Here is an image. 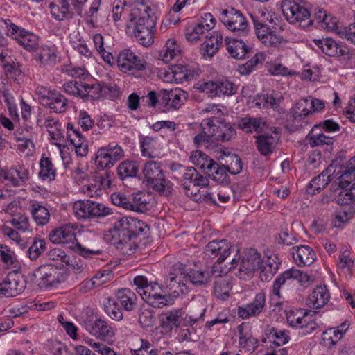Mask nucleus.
Listing matches in <instances>:
<instances>
[{"label": "nucleus", "instance_id": "obj_1", "mask_svg": "<svg viewBox=\"0 0 355 355\" xmlns=\"http://www.w3.org/2000/svg\"><path fill=\"white\" fill-rule=\"evenodd\" d=\"M127 9L126 33L135 37L140 44L151 46L154 42L155 21L153 17L157 11V6L148 1L135 0Z\"/></svg>", "mask_w": 355, "mask_h": 355}, {"label": "nucleus", "instance_id": "obj_2", "mask_svg": "<svg viewBox=\"0 0 355 355\" xmlns=\"http://www.w3.org/2000/svg\"><path fill=\"white\" fill-rule=\"evenodd\" d=\"M280 260L276 254L268 252L261 257L254 249L246 252L242 257L236 254L231 261L230 269L237 268L236 276L241 279H250L256 271L262 281L270 280L277 272Z\"/></svg>", "mask_w": 355, "mask_h": 355}, {"label": "nucleus", "instance_id": "obj_3", "mask_svg": "<svg viewBox=\"0 0 355 355\" xmlns=\"http://www.w3.org/2000/svg\"><path fill=\"white\" fill-rule=\"evenodd\" d=\"M137 293L148 304L153 307L161 308L171 303L172 299L156 282L148 283L144 276L134 278Z\"/></svg>", "mask_w": 355, "mask_h": 355}, {"label": "nucleus", "instance_id": "obj_4", "mask_svg": "<svg viewBox=\"0 0 355 355\" xmlns=\"http://www.w3.org/2000/svg\"><path fill=\"white\" fill-rule=\"evenodd\" d=\"M78 226L76 224L69 223L53 230L49 234V239L53 243L69 244L77 252L84 257H90L100 254L99 250H93L83 247L76 243V233Z\"/></svg>", "mask_w": 355, "mask_h": 355}, {"label": "nucleus", "instance_id": "obj_5", "mask_svg": "<svg viewBox=\"0 0 355 355\" xmlns=\"http://www.w3.org/2000/svg\"><path fill=\"white\" fill-rule=\"evenodd\" d=\"M0 26L5 34L28 51H34L39 44L38 37L13 23L10 19H1Z\"/></svg>", "mask_w": 355, "mask_h": 355}, {"label": "nucleus", "instance_id": "obj_6", "mask_svg": "<svg viewBox=\"0 0 355 355\" xmlns=\"http://www.w3.org/2000/svg\"><path fill=\"white\" fill-rule=\"evenodd\" d=\"M337 183L343 189L336 198L338 204L346 205L355 202V156L349 161L347 168L338 177Z\"/></svg>", "mask_w": 355, "mask_h": 355}, {"label": "nucleus", "instance_id": "obj_7", "mask_svg": "<svg viewBox=\"0 0 355 355\" xmlns=\"http://www.w3.org/2000/svg\"><path fill=\"white\" fill-rule=\"evenodd\" d=\"M197 75L198 71L194 67L182 64L160 69L157 72L158 78L164 82L176 84L189 81Z\"/></svg>", "mask_w": 355, "mask_h": 355}, {"label": "nucleus", "instance_id": "obj_8", "mask_svg": "<svg viewBox=\"0 0 355 355\" xmlns=\"http://www.w3.org/2000/svg\"><path fill=\"white\" fill-rule=\"evenodd\" d=\"M258 15L256 14L251 15L257 38L267 46H283L286 43V40L284 37L273 26H270L267 24H263L262 23L263 20L260 21L258 19Z\"/></svg>", "mask_w": 355, "mask_h": 355}, {"label": "nucleus", "instance_id": "obj_9", "mask_svg": "<svg viewBox=\"0 0 355 355\" xmlns=\"http://www.w3.org/2000/svg\"><path fill=\"white\" fill-rule=\"evenodd\" d=\"M208 275L207 273L199 270H191L189 274L180 272L179 275H174L171 273L168 286L174 289L175 295L187 292L189 283L193 284H202L207 282Z\"/></svg>", "mask_w": 355, "mask_h": 355}, {"label": "nucleus", "instance_id": "obj_10", "mask_svg": "<svg viewBox=\"0 0 355 355\" xmlns=\"http://www.w3.org/2000/svg\"><path fill=\"white\" fill-rule=\"evenodd\" d=\"M33 276L38 286L43 289L54 286L66 279V274L51 264L40 266L33 272Z\"/></svg>", "mask_w": 355, "mask_h": 355}, {"label": "nucleus", "instance_id": "obj_11", "mask_svg": "<svg viewBox=\"0 0 355 355\" xmlns=\"http://www.w3.org/2000/svg\"><path fill=\"white\" fill-rule=\"evenodd\" d=\"M73 211L78 218L104 217L112 214V209L105 205L89 200H80L73 205Z\"/></svg>", "mask_w": 355, "mask_h": 355}, {"label": "nucleus", "instance_id": "obj_12", "mask_svg": "<svg viewBox=\"0 0 355 355\" xmlns=\"http://www.w3.org/2000/svg\"><path fill=\"white\" fill-rule=\"evenodd\" d=\"M143 173L148 184L156 191L165 194L170 192L171 186L164 178L160 162H148L144 165Z\"/></svg>", "mask_w": 355, "mask_h": 355}, {"label": "nucleus", "instance_id": "obj_13", "mask_svg": "<svg viewBox=\"0 0 355 355\" xmlns=\"http://www.w3.org/2000/svg\"><path fill=\"white\" fill-rule=\"evenodd\" d=\"M194 87L211 97L232 96L238 89L237 85L227 79L218 81H199L195 84Z\"/></svg>", "mask_w": 355, "mask_h": 355}, {"label": "nucleus", "instance_id": "obj_14", "mask_svg": "<svg viewBox=\"0 0 355 355\" xmlns=\"http://www.w3.org/2000/svg\"><path fill=\"white\" fill-rule=\"evenodd\" d=\"M286 318L290 327L302 329L303 334H309L317 327L312 316L304 309H291L286 311Z\"/></svg>", "mask_w": 355, "mask_h": 355}, {"label": "nucleus", "instance_id": "obj_15", "mask_svg": "<svg viewBox=\"0 0 355 355\" xmlns=\"http://www.w3.org/2000/svg\"><path fill=\"white\" fill-rule=\"evenodd\" d=\"M280 7L284 17L290 23H309L310 12L300 0H282Z\"/></svg>", "mask_w": 355, "mask_h": 355}, {"label": "nucleus", "instance_id": "obj_16", "mask_svg": "<svg viewBox=\"0 0 355 355\" xmlns=\"http://www.w3.org/2000/svg\"><path fill=\"white\" fill-rule=\"evenodd\" d=\"M36 93L40 103L55 113H62L67 110V99L59 92L47 87L38 86Z\"/></svg>", "mask_w": 355, "mask_h": 355}, {"label": "nucleus", "instance_id": "obj_17", "mask_svg": "<svg viewBox=\"0 0 355 355\" xmlns=\"http://www.w3.org/2000/svg\"><path fill=\"white\" fill-rule=\"evenodd\" d=\"M200 125L207 135L214 136L216 140L228 141L235 135L233 127L223 121L205 119L202 121Z\"/></svg>", "mask_w": 355, "mask_h": 355}, {"label": "nucleus", "instance_id": "obj_18", "mask_svg": "<svg viewBox=\"0 0 355 355\" xmlns=\"http://www.w3.org/2000/svg\"><path fill=\"white\" fill-rule=\"evenodd\" d=\"M293 280L297 281L301 285L306 286L312 281L311 277L305 272L295 268L286 270L279 275L275 280L272 286L271 297L274 299L280 298V288L286 283H290Z\"/></svg>", "mask_w": 355, "mask_h": 355}, {"label": "nucleus", "instance_id": "obj_19", "mask_svg": "<svg viewBox=\"0 0 355 355\" xmlns=\"http://www.w3.org/2000/svg\"><path fill=\"white\" fill-rule=\"evenodd\" d=\"M123 155L122 148L118 145H108L100 148L96 153L94 163L98 169L110 168Z\"/></svg>", "mask_w": 355, "mask_h": 355}, {"label": "nucleus", "instance_id": "obj_20", "mask_svg": "<svg viewBox=\"0 0 355 355\" xmlns=\"http://www.w3.org/2000/svg\"><path fill=\"white\" fill-rule=\"evenodd\" d=\"M219 18L221 22L232 32L245 33L249 30V24L245 17L234 8L223 10Z\"/></svg>", "mask_w": 355, "mask_h": 355}, {"label": "nucleus", "instance_id": "obj_21", "mask_svg": "<svg viewBox=\"0 0 355 355\" xmlns=\"http://www.w3.org/2000/svg\"><path fill=\"white\" fill-rule=\"evenodd\" d=\"M117 66L122 72L134 74L135 72L144 71L146 62L131 50L125 49L119 53Z\"/></svg>", "mask_w": 355, "mask_h": 355}, {"label": "nucleus", "instance_id": "obj_22", "mask_svg": "<svg viewBox=\"0 0 355 355\" xmlns=\"http://www.w3.org/2000/svg\"><path fill=\"white\" fill-rule=\"evenodd\" d=\"M212 275L215 277L214 293L217 298L225 300L229 296L232 288V278L218 263L214 264Z\"/></svg>", "mask_w": 355, "mask_h": 355}, {"label": "nucleus", "instance_id": "obj_23", "mask_svg": "<svg viewBox=\"0 0 355 355\" xmlns=\"http://www.w3.org/2000/svg\"><path fill=\"white\" fill-rule=\"evenodd\" d=\"M188 95L180 88L173 89H161L159 92V103L166 107L164 112L179 109L187 101Z\"/></svg>", "mask_w": 355, "mask_h": 355}, {"label": "nucleus", "instance_id": "obj_24", "mask_svg": "<svg viewBox=\"0 0 355 355\" xmlns=\"http://www.w3.org/2000/svg\"><path fill=\"white\" fill-rule=\"evenodd\" d=\"M266 304V293L263 291L257 293L252 302L238 306V316L247 320L259 315L263 311Z\"/></svg>", "mask_w": 355, "mask_h": 355}, {"label": "nucleus", "instance_id": "obj_25", "mask_svg": "<svg viewBox=\"0 0 355 355\" xmlns=\"http://www.w3.org/2000/svg\"><path fill=\"white\" fill-rule=\"evenodd\" d=\"M24 288L25 282L23 277L17 273L11 272L0 282V295L14 297L21 293Z\"/></svg>", "mask_w": 355, "mask_h": 355}, {"label": "nucleus", "instance_id": "obj_26", "mask_svg": "<svg viewBox=\"0 0 355 355\" xmlns=\"http://www.w3.org/2000/svg\"><path fill=\"white\" fill-rule=\"evenodd\" d=\"M67 138L78 157H85L88 153V145L85 137L72 123L67 126Z\"/></svg>", "mask_w": 355, "mask_h": 355}, {"label": "nucleus", "instance_id": "obj_27", "mask_svg": "<svg viewBox=\"0 0 355 355\" xmlns=\"http://www.w3.org/2000/svg\"><path fill=\"white\" fill-rule=\"evenodd\" d=\"M86 330L93 336L109 341L114 338L116 329L105 320L96 319L89 325L86 327Z\"/></svg>", "mask_w": 355, "mask_h": 355}, {"label": "nucleus", "instance_id": "obj_28", "mask_svg": "<svg viewBox=\"0 0 355 355\" xmlns=\"http://www.w3.org/2000/svg\"><path fill=\"white\" fill-rule=\"evenodd\" d=\"M183 314L182 309H172L162 312L159 317L161 332L167 334L180 327Z\"/></svg>", "mask_w": 355, "mask_h": 355}, {"label": "nucleus", "instance_id": "obj_29", "mask_svg": "<svg viewBox=\"0 0 355 355\" xmlns=\"http://www.w3.org/2000/svg\"><path fill=\"white\" fill-rule=\"evenodd\" d=\"M231 243L226 239L220 241H211L206 246V254L211 257H218V260L214 264L218 263L221 266L223 261L231 254Z\"/></svg>", "mask_w": 355, "mask_h": 355}, {"label": "nucleus", "instance_id": "obj_30", "mask_svg": "<svg viewBox=\"0 0 355 355\" xmlns=\"http://www.w3.org/2000/svg\"><path fill=\"white\" fill-rule=\"evenodd\" d=\"M33 133L31 127L19 128L15 133L17 150L25 156L31 155L35 150L33 141Z\"/></svg>", "mask_w": 355, "mask_h": 355}, {"label": "nucleus", "instance_id": "obj_31", "mask_svg": "<svg viewBox=\"0 0 355 355\" xmlns=\"http://www.w3.org/2000/svg\"><path fill=\"white\" fill-rule=\"evenodd\" d=\"M111 225L105 234L107 240L120 241L128 237V216H114L112 218Z\"/></svg>", "mask_w": 355, "mask_h": 355}, {"label": "nucleus", "instance_id": "obj_32", "mask_svg": "<svg viewBox=\"0 0 355 355\" xmlns=\"http://www.w3.org/2000/svg\"><path fill=\"white\" fill-rule=\"evenodd\" d=\"M238 343L241 348L248 352H253L258 347V340L252 335L248 323L243 322L237 327Z\"/></svg>", "mask_w": 355, "mask_h": 355}, {"label": "nucleus", "instance_id": "obj_33", "mask_svg": "<svg viewBox=\"0 0 355 355\" xmlns=\"http://www.w3.org/2000/svg\"><path fill=\"white\" fill-rule=\"evenodd\" d=\"M313 42L321 51L329 56H340L348 53L347 47L340 45L334 39L326 37L322 39H314Z\"/></svg>", "mask_w": 355, "mask_h": 355}, {"label": "nucleus", "instance_id": "obj_34", "mask_svg": "<svg viewBox=\"0 0 355 355\" xmlns=\"http://www.w3.org/2000/svg\"><path fill=\"white\" fill-rule=\"evenodd\" d=\"M182 57L180 45L174 39H168L162 49L158 52L157 59L164 64L173 60H179Z\"/></svg>", "mask_w": 355, "mask_h": 355}, {"label": "nucleus", "instance_id": "obj_35", "mask_svg": "<svg viewBox=\"0 0 355 355\" xmlns=\"http://www.w3.org/2000/svg\"><path fill=\"white\" fill-rule=\"evenodd\" d=\"M334 171V167L329 166L317 177L311 179L306 187V192L311 195H315L319 193L332 180V173Z\"/></svg>", "mask_w": 355, "mask_h": 355}, {"label": "nucleus", "instance_id": "obj_36", "mask_svg": "<svg viewBox=\"0 0 355 355\" xmlns=\"http://www.w3.org/2000/svg\"><path fill=\"white\" fill-rule=\"evenodd\" d=\"M111 180L108 176H101L82 187L83 193L91 198L98 197L106 189L110 187Z\"/></svg>", "mask_w": 355, "mask_h": 355}, {"label": "nucleus", "instance_id": "obj_37", "mask_svg": "<svg viewBox=\"0 0 355 355\" xmlns=\"http://www.w3.org/2000/svg\"><path fill=\"white\" fill-rule=\"evenodd\" d=\"M293 259L298 266H308L316 259V254L309 245H299L292 249Z\"/></svg>", "mask_w": 355, "mask_h": 355}, {"label": "nucleus", "instance_id": "obj_38", "mask_svg": "<svg viewBox=\"0 0 355 355\" xmlns=\"http://www.w3.org/2000/svg\"><path fill=\"white\" fill-rule=\"evenodd\" d=\"M279 139V134L273 132L257 137L256 144L258 151L263 156H268L275 150Z\"/></svg>", "mask_w": 355, "mask_h": 355}, {"label": "nucleus", "instance_id": "obj_39", "mask_svg": "<svg viewBox=\"0 0 355 355\" xmlns=\"http://www.w3.org/2000/svg\"><path fill=\"white\" fill-rule=\"evenodd\" d=\"M330 295L325 286H316L306 300V304L313 309L324 306L329 300Z\"/></svg>", "mask_w": 355, "mask_h": 355}, {"label": "nucleus", "instance_id": "obj_40", "mask_svg": "<svg viewBox=\"0 0 355 355\" xmlns=\"http://www.w3.org/2000/svg\"><path fill=\"white\" fill-rule=\"evenodd\" d=\"M289 115L295 122L306 124L308 118L311 116L309 99L303 98L297 101L290 109Z\"/></svg>", "mask_w": 355, "mask_h": 355}, {"label": "nucleus", "instance_id": "obj_41", "mask_svg": "<svg viewBox=\"0 0 355 355\" xmlns=\"http://www.w3.org/2000/svg\"><path fill=\"white\" fill-rule=\"evenodd\" d=\"M315 17L320 27L327 31L337 32L338 31V20L333 15L328 13L322 8L315 10Z\"/></svg>", "mask_w": 355, "mask_h": 355}, {"label": "nucleus", "instance_id": "obj_42", "mask_svg": "<svg viewBox=\"0 0 355 355\" xmlns=\"http://www.w3.org/2000/svg\"><path fill=\"white\" fill-rule=\"evenodd\" d=\"M223 42V36L218 31H214L202 44V55L205 59H209L218 51Z\"/></svg>", "mask_w": 355, "mask_h": 355}, {"label": "nucleus", "instance_id": "obj_43", "mask_svg": "<svg viewBox=\"0 0 355 355\" xmlns=\"http://www.w3.org/2000/svg\"><path fill=\"white\" fill-rule=\"evenodd\" d=\"M354 265V257L352 248L349 245H343L340 248L336 261L337 269L343 273L352 271Z\"/></svg>", "mask_w": 355, "mask_h": 355}, {"label": "nucleus", "instance_id": "obj_44", "mask_svg": "<svg viewBox=\"0 0 355 355\" xmlns=\"http://www.w3.org/2000/svg\"><path fill=\"white\" fill-rule=\"evenodd\" d=\"M184 177L185 180L189 181V184L185 187L186 191H196V189L209 185V180L199 174L193 167L188 168Z\"/></svg>", "mask_w": 355, "mask_h": 355}, {"label": "nucleus", "instance_id": "obj_45", "mask_svg": "<svg viewBox=\"0 0 355 355\" xmlns=\"http://www.w3.org/2000/svg\"><path fill=\"white\" fill-rule=\"evenodd\" d=\"M34 58L42 65H49L57 60V50L54 45H41L34 51Z\"/></svg>", "mask_w": 355, "mask_h": 355}, {"label": "nucleus", "instance_id": "obj_46", "mask_svg": "<svg viewBox=\"0 0 355 355\" xmlns=\"http://www.w3.org/2000/svg\"><path fill=\"white\" fill-rule=\"evenodd\" d=\"M349 327V322L345 320L336 327L327 329L323 333L322 340L326 345H334L343 337Z\"/></svg>", "mask_w": 355, "mask_h": 355}, {"label": "nucleus", "instance_id": "obj_47", "mask_svg": "<svg viewBox=\"0 0 355 355\" xmlns=\"http://www.w3.org/2000/svg\"><path fill=\"white\" fill-rule=\"evenodd\" d=\"M73 0H55L49 3L50 12L55 19L63 20L70 15V5Z\"/></svg>", "mask_w": 355, "mask_h": 355}, {"label": "nucleus", "instance_id": "obj_48", "mask_svg": "<svg viewBox=\"0 0 355 355\" xmlns=\"http://www.w3.org/2000/svg\"><path fill=\"white\" fill-rule=\"evenodd\" d=\"M247 103L250 107L274 108L279 105V98H277L273 93L263 94L255 97H250Z\"/></svg>", "mask_w": 355, "mask_h": 355}, {"label": "nucleus", "instance_id": "obj_49", "mask_svg": "<svg viewBox=\"0 0 355 355\" xmlns=\"http://www.w3.org/2000/svg\"><path fill=\"white\" fill-rule=\"evenodd\" d=\"M0 176L12 186H19L28 179V173L22 168H10L0 171Z\"/></svg>", "mask_w": 355, "mask_h": 355}, {"label": "nucleus", "instance_id": "obj_50", "mask_svg": "<svg viewBox=\"0 0 355 355\" xmlns=\"http://www.w3.org/2000/svg\"><path fill=\"white\" fill-rule=\"evenodd\" d=\"M225 42L227 52L235 59H243L250 52V48L241 40L227 37Z\"/></svg>", "mask_w": 355, "mask_h": 355}, {"label": "nucleus", "instance_id": "obj_51", "mask_svg": "<svg viewBox=\"0 0 355 355\" xmlns=\"http://www.w3.org/2000/svg\"><path fill=\"white\" fill-rule=\"evenodd\" d=\"M141 155L144 157H153L158 155L160 144L156 137H142L139 139Z\"/></svg>", "mask_w": 355, "mask_h": 355}, {"label": "nucleus", "instance_id": "obj_52", "mask_svg": "<svg viewBox=\"0 0 355 355\" xmlns=\"http://www.w3.org/2000/svg\"><path fill=\"white\" fill-rule=\"evenodd\" d=\"M31 214L37 225L44 226L49 221V211L41 202L35 201L31 204Z\"/></svg>", "mask_w": 355, "mask_h": 355}, {"label": "nucleus", "instance_id": "obj_53", "mask_svg": "<svg viewBox=\"0 0 355 355\" xmlns=\"http://www.w3.org/2000/svg\"><path fill=\"white\" fill-rule=\"evenodd\" d=\"M81 97H88L91 99H98L104 96L109 89L107 85H101L98 83L88 84L83 83Z\"/></svg>", "mask_w": 355, "mask_h": 355}, {"label": "nucleus", "instance_id": "obj_54", "mask_svg": "<svg viewBox=\"0 0 355 355\" xmlns=\"http://www.w3.org/2000/svg\"><path fill=\"white\" fill-rule=\"evenodd\" d=\"M56 176V168L49 157L42 155L40 160L39 177L43 181H52Z\"/></svg>", "mask_w": 355, "mask_h": 355}, {"label": "nucleus", "instance_id": "obj_55", "mask_svg": "<svg viewBox=\"0 0 355 355\" xmlns=\"http://www.w3.org/2000/svg\"><path fill=\"white\" fill-rule=\"evenodd\" d=\"M265 336L264 342H269L277 346L286 345L290 340L289 331L286 330L272 328Z\"/></svg>", "mask_w": 355, "mask_h": 355}, {"label": "nucleus", "instance_id": "obj_56", "mask_svg": "<svg viewBox=\"0 0 355 355\" xmlns=\"http://www.w3.org/2000/svg\"><path fill=\"white\" fill-rule=\"evenodd\" d=\"M116 297L124 310L130 311L134 309L137 297L130 289L121 288L119 290L116 294Z\"/></svg>", "mask_w": 355, "mask_h": 355}, {"label": "nucleus", "instance_id": "obj_57", "mask_svg": "<svg viewBox=\"0 0 355 355\" xmlns=\"http://www.w3.org/2000/svg\"><path fill=\"white\" fill-rule=\"evenodd\" d=\"M196 191H186L187 196H189L196 202H206L214 203L216 202L214 197L212 188L208 186H204L196 190Z\"/></svg>", "mask_w": 355, "mask_h": 355}, {"label": "nucleus", "instance_id": "obj_58", "mask_svg": "<svg viewBox=\"0 0 355 355\" xmlns=\"http://www.w3.org/2000/svg\"><path fill=\"white\" fill-rule=\"evenodd\" d=\"M190 1L191 0H176V2L169 11L168 15L164 19L161 25V30L165 31L167 26L175 25L180 19L178 17H174L172 19L171 13L173 12L176 14L179 12L183 8L189 5Z\"/></svg>", "mask_w": 355, "mask_h": 355}, {"label": "nucleus", "instance_id": "obj_59", "mask_svg": "<svg viewBox=\"0 0 355 355\" xmlns=\"http://www.w3.org/2000/svg\"><path fill=\"white\" fill-rule=\"evenodd\" d=\"M265 122L261 119L257 118H244L239 123L241 129L246 132H259L262 130Z\"/></svg>", "mask_w": 355, "mask_h": 355}, {"label": "nucleus", "instance_id": "obj_60", "mask_svg": "<svg viewBox=\"0 0 355 355\" xmlns=\"http://www.w3.org/2000/svg\"><path fill=\"white\" fill-rule=\"evenodd\" d=\"M227 168L224 166H219L214 161L213 166H210L206 173L217 183L223 184L228 180Z\"/></svg>", "mask_w": 355, "mask_h": 355}, {"label": "nucleus", "instance_id": "obj_61", "mask_svg": "<svg viewBox=\"0 0 355 355\" xmlns=\"http://www.w3.org/2000/svg\"><path fill=\"white\" fill-rule=\"evenodd\" d=\"M83 342L100 355H119L114 349L105 343L96 341L89 337H85Z\"/></svg>", "mask_w": 355, "mask_h": 355}, {"label": "nucleus", "instance_id": "obj_62", "mask_svg": "<svg viewBox=\"0 0 355 355\" xmlns=\"http://www.w3.org/2000/svg\"><path fill=\"white\" fill-rule=\"evenodd\" d=\"M190 161L194 165L206 171L210 166H213L214 162L213 159H210L205 153L200 150H195L191 153Z\"/></svg>", "mask_w": 355, "mask_h": 355}, {"label": "nucleus", "instance_id": "obj_63", "mask_svg": "<svg viewBox=\"0 0 355 355\" xmlns=\"http://www.w3.org/2000/svg\"><path fill=\"white\" fill-rule=\"evenodd\" d=\"M354 211L352 208L336 211L332 216L331 223L336 227H342L347 223L353 217Z\"/></svg>", "mask_w": 355, "mask_h": 355}, {"label": "nucleus", "instance_id": "obj_64", "mask_svg": "<svg viewBox=\"0 0 355 355\" xmlns=\"http://www.w3.org/2000/svg\"><path fill=\"white\" fill-rule=\"evenodd\" d=\"M139 171V164L135 161H125L118 166V174L122 178L135 177Z\"/></svg>", "mask_w": 355, "mask_h": 355}]
</instances>
